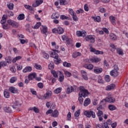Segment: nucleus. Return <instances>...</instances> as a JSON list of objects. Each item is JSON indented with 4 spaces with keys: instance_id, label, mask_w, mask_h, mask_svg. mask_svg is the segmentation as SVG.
Segmentation results:
<instances>
[{
    "instance_id": "nucleus-34",
    "label": "nucleus",
    "mask_w": 128,
    "mask_h": 128,
    "mask_svg": "<svg viewBox=\"0 0 128 128\" xmlns=\"http://www.w3.org/2000/svg\"><path fill=\"white\" fill-rule=\"evenodd\" d=\"M8 66V64L4 62V61H2L0 62V70L2 69V66Z\"/></svg>"
},
{
    "instance_id": "nucleus-31",
    "label": "nucleus",
    "mask_w": 128,
    "mask_h": 128,
    "mask_svg": "<svg viewBox=\"0 0 128 128\" xmlns=\"http://www.w3.org/2000/svg\"><path fill=\"white\" fill-rule=\"evenodd\" d=\"M43 30H42V33L46 36V32H48V27L46 26H42Z\"/></svg>"
},
{
    "instance_id": "nucleus-47",
    "label": "nucleus",
    "mask_w": 128,
    "mask_h": 128,
    "mask_svg": "<svg viewBox=\"0 0 128 128\" xmlns=\"http://www.w3.org/2000/svg\"><path fill=\"white\" fill-rule=\"evenodd\" d=\"M7 6L9 10H14V4L12 3L8 4Z\"/></svg>"
},
{
    "instance_id": "nucleus-39",
    "label": "nucleus",
    "mask_w": 128,
    "mask_h": 128,
    "mask_svg": "<svg viewBox=\"0 0 128 128\" xmlns=\"http://www.w3.org/2000/svg\"><path fill=\"white\" fill-rule=\"evenodd\" d=\"M12 57L8 56L6 58V62L8 64H10L12 62Z\"/></svg>"
},
{
    "instance_id": "nucleus-14",
    "label": "nucleus",
    "mask_w": 128,
    "mask_h": 128,
    "mask_svg": "<svg viewBox=\"0 0 128 128\" xmlns=\"http://www.w3.org/2000/svg\"><path fill=\"white\" fill-rule=\"evenodd\" d=\"M116 88V85L114 84H111L110 85H108L106 88V90H114Z\"/></svg>"
},
{
    "instance_id": "nucleus-62",
    "label": "nucleus",
    "mask_w": 128,
    "mask_h": 128,
    "mask_svg": "<svg viewBox=\"0 0 128 128\" xmlns=\"http://www.w3.org/2000/svg\"><path fill=\"white\" fill-rule=\"evenodd\" d=\"M103 128H110L108 123L104 122L102 126Z\"/></svg>"
},
{
    "instance_id": "nucleus-6",
    "label": "nucleus",
    "mask_w": 128,
    "mask_h": 128,
    "mask_svg": "<svg viewBox=\"0 0 128 128\" xmlns=\"http://www.w3.org/2000/svg\"><path fill=\"white\" fill-rule=\"evenodd\" d=\"M84 115L87 118H90V116H92L93 118H96V113L94 111L86 110L84 112Z\"/></svg>"
},
{
    "instance_id": "nucleus-32",
    "label": "nucleus",
    "mask_w": 128,
    "mask_h": 128,
    "mask_svg": "<svg viewBox=\"0 0 128 128\" xmlns=\"http://www.w3.org/2000/svg\"><path fill=\"white\" fill-rule=\"evenodd\" d=\"M17 80H18V78L16 77V76L12 77L10 79V84H14V82H16Z\"/></svg>"
},
{
    "instance_id": "nucleus-23",
    "label": "nucleus",
    "mask_w": 128,
    "mask_h": 128,
    "mask_svg": "<svg viewBox=\"0 0 128 128\" xmlns=\"http://www.w3.org/2000/svg\"><path fill=\"white\" fill-rule=\"evenodd\" d=\"M60 77H59V81L62 82H64V76L62 73H61L60 72H59Z\"/></svg>"
},
{
    "instance_id": "nucleus-1",
    "label": "nucleus",
    "mask_w": 128,
    "mask_h": 128,
    "mask_svg": "<svg viewBox=\"0 0 128 128\" xmlns=\"http://www.w3.org/2000/svg\"><path fill=\"white\" fill-rule=\"evenodd\" d=\"M53 51L54 52L51 54V56L54 58V62L56 64H58L60 62V58H58V54H60V51L56 50H53Z\"/></svg>"
},
{
    "instance_id": "nucleus-30",
    "label": "nucleus",
    "mask_w": 128,
    "mask_h": 128,
    "mask_svg": "<svg viewBox=\"0 0 128 128\" xmlns=\"http://www.w3.org/2000/svg\"><path fill=\"white\" fill-rule=\"evenodd\" d=\"M17 18L18 20H24V14H22L18 15Z\"/></svg>"
},
{
    "instance_id": "nucleus-26",
    "label": "nucleus",
    "mask_w": 128,
    "mask_h": 128,
    "mask_svg": "<svg viewBox=\"0 0 128 128\" xmlns=\"http://www.w3.org/2000/svg\"><path fill=\"white\" fill-rule=\"evenodd\" d=\"M52 118H58V111L56 110H54V112L52 113Z\"/></svg>"
},
{
    "instance_id": "nucleus-12",
    "label": "nucleus",
    "mask_w": 128,
    "mask_h": 128,
    "mask_svg": "<svg viewBox=\"0 0 128 128\" xmlns=\"http://www.w3.org/2000/svg\"><path fill=\"white\" fill-rule=\"evenodd\" d=\"M94 74H100V72H102V68L98 66L94 67Z\"/></svg>"
},
{
    "instance_id": "nucleus-40",
    "label": "nucleus",
    "mask_w": 128,
    "mask_h": 128,
    "mask_svg": "<svg viewBox=\"0 0 128 128\" xmlns=\"http://www.w3.org/2000/svg\"><path fill=\"white\" fill-rule=\"evenodd\" d=\"M24 7L25 8H26V10H34V9L32 8V7L30 5H24Z\"/></svg>"
},
{
    "instance_id": "nucleus-44",
    "label": "nucleus",
    "mask_w": 128,
    "mask_h": 128,
    "mask_svg": "<svg viewBox=\"0 0 128 128\" xmlns=\"http://www.w3.org/2000/svg\"><path fill=\"white\" fill-rule=\"evenodd\" d=\"M80 110H78L76 111L74 113V117L75 118H78L80 116Z\"/></svg>"
},
{
    "instance_id": "nucleus-18",
    "label": "nucleus",
    "mask_w": 128,
    "mask_h": 128,
    "mask_svg": "<svg viewBox=\"0 0 128 128\" xmlns=\"http://www.w3.org/2000/svg\"><path fill=\"white\" fill-rule=\"evenodd\" d=\"M52 94V91H48L45 94H44V96L46 100V98H48Z\"/></svg>"
},
{
    "instance_id": "nucleus-36",
    "label": "nucleus",
    "mask_w": 128,
    "mask_h": 128,
    "mask_svg": "<svg viewBox=\"0 0 128 128\" xmlns=\"http://www.w3.org/2000/svg\"><path fill=\"white\" fill-rule=\"evenodd\" d=\"M92 18L94 20V22H100V16H97L95 17H92Z\"/></svg>"
},
{
    "instance_id": "nucleus-53",
    "label": "nucleus",
    "mask_w": 128,
    "mask_h": 128,
    "mask_svg": "<svg viewBox=\"0 0 128 128\" xmlns=\"http://www.w3.org/2000/svg\"><path fill=\"white\" fill-rule=\"evenodd\" d=\"M36 4H37V6H40V4H42L44 2V0H37L36 1Z\"/></svg>"
},
{
    "instance_id": "nucleus-19",
    "label": "nucleus",
    "mask_w": 128,
    "mask_h": 128,
    "mask_svg": "<svg viewBox=\"0 0 128 128\" xmlns=\"http://www.w3.org/2000/svg\"><path fill=\"white\" fill-rule=\"evenodd\" d=\"M90 104V98H87L84 102V106H88Z\"/></svg>"
},
{
    "instance_id": "nucleus-16",
    "label": "nucleus",
    "mask_w": 128,
    "mask_h": 128,
    "mask_svg": "<svg viewBox=\"0 0 128 128\" xmlns=\"http://www.w3.org/2000/svg\"><path fill=\"white\" fill-rule=\"evenodd\" d=\"M7 18H8V16L6 15H3L2 17V20L0 21V24H6V22Z\"/></svg>"
},
{
    "instance_id": "nucleus-15",
    "label": "nucleus",
    "mask_w": 128,
    "mask_h": 128,
    "mask_svg": "<svg viewBox=\"0 0 128 128\" xmlns=\"http://www.w3.org/2000/svg\"><path fill=\"white\" fill-rule=\"evenodd\" d=\"M60 6H66L70 2V0H59Z\"/></svg>"
},
{
    "instance_id": "nucleus-49",
    "label": "nucleus",
    "mask_w": 128,
    "mask_h": 128,
    "mask_svg": "<svg viewBox=\"0 0 128 128\" xmlns=\"http://www.w3.org/2000/svg\"><path fill=\"white\" fill-rule=\"evenodd\" d=\"M79 97H78V100L80 102V104H82V102H84V99L82 98V95H78Z\"/></svg>"
},
{
    "instance_id": "nucleus-2",
    "label": "nucleus",
    "mask_w": 128,
    "mask_h": 128,
    "mask_svg": "<svg viewBox=\"0 0 128 128\" xmlns=\"http://www.w3.org/2000/svg\"><path fill=\"white\" fill-rule=\"evenodd\" d=\"M80 91L78 96H82L83 98H86L88 96V90L84 88L82 86L80 87Z\"/></svg>"
},
{
    "instance_id": "nucleus-33",
    "label": "nucleus",
    "mask_w": 128,
    "mask_h": 128,
    "mask_svg": "<svg viewBox=\"0 0 128 128\" xmlns=\"http://www.w3.org/2000/svg\"><path fill=\"white\" fill-rule=\"evenodd\" d=\"M110 38L112 40H116V36L114 34H110Z\"/></svg>"
},
{
    "instance_id": "nucleus-41",
    "label": "nucleus",
    "mask_w": 128,
    "mask_h": 128,
    "mask_svg": "<svg viewBox=\"0 0 128 128\" xmlns=\"http://www.w3.org/2000/svg\"><path fill=\"white\" fill-rule=\"evenodd\" d=\"M58 18H60V14H58V13H55L52 16V18L56 19Z\"/></svg>"
},
{
    "instance_id": "nucleus-64",
    "label": "nucleus",
    "mask_w": 128,
    "mask_h": 128,
    "mask_svg": "<svg viewBox=\"0 0 128 128\" xmlns=\"http://www.w3.org/2000/svg\"><path fill=\"white\" fill-rule=\"evenodd\" d=\"M117 124L116 122H114L113 124H111L112 128H116Z\"/></svg>"
},
{
    "instance_id": "nucleus-60",
    "label": "nucleus",
    "mask_w": 128,
    "mask_h": 128,
    "mask_svg": "<svg viewBox=\"0 0 128 128\" xmlns=\"http://www.w3.org/2000/svg\"><path fill=\"white\" fill-rule=\"evenodd\" d=\"M68 11H69L70 14H71V16H72L76 14L74 12V10L72 8H70Z\"/></svg>"
},
{
    "instance_id": "nucleus-21",
    "label": "nucleus",
    "mask_w": 128,
    "mask_h": 128,
    "mask_svg": "<svg viewBox=\"0 0 128 128\" xmlns=\"http://www.w3.org/2000/svg\"><path fill=\"white\" fill-rule=\"evenodd\" d=\"M84 68H88V70H92L94 68V65L92 64H90L88 65V64H85L84 65Z\"/></svg>"
},
{
    "instance_id": "nucleus-38",
    "label": "nucleus",
    "mask_w": 128,
    "mask_h": 128,
    "mask_svg": "<svg viewBox=\"0 0 128 128\" xmlns=\"http://www.w3.org/2000/svg\"><path fill=\"white\" fill-rule=\"evenodd\" d=\"M108 108L110 110H116V107L114 105L110 104L108 106Z\"/></svg>"
},
{
    "instance_id": "nucleus-10",
    "label": "nucleus",
    "mask_w": 128,
    "mask_h": 128,
    "mask_svg": "<svg viewBox=\"0 0 128 128\" xmlns=\"http://www.w3.org/2000/svg\"><path fill=\"white\" fill-rule=\"evenodd\" d=\"M76 34L77 36H86V32L84 31H77L76 32Z\"/></svg>"
},
{
    "instance_id": "nucleus-56",
    "label": "nucleus",
    "mask_w": 128,
    "mask_h": 128,
    "mask_svg": "<svg viewBox=\"0 0 128 128\" xmlns=\"http://www.w3.org/2000/svg\"><path fill=\"white\" fill-rule=\"evenodd\" d=\"M54 68V63H50V64H49L48 65V68L49 70H52V68Z\"/></svg>"
},
{
    "instance_id": "nucleus-13",
    "label": "nucleus",
    "mask_w": 128,
    "mask_h": 128,
    "mask_svg": "<svg viewBox=\"0 0 128 128\" xmlns=\"http://www.w3.org/2000/svg\"><path fill=\"white\" fill-rule=\"evenodd\" d=\"M36 78V73H32L28 76L29 80H32Z\"/></svg>"
},
{
    "instance_id": "nucleus-24",
    "label": "nucleus",
    "mask_w": 128,
    "mask_h": 128,
    "mask_svg": "<svg viewBox=\"0 0 128 128\" xmlns=\"http://www.w3.org/2000/svg\"><path fill=\"white\" fill-rule=\"evenodd\" d=\"M92 62H98L100 60V58H93L90 60Z\"/></svg>"
},
{
    "instance_id": "nucleus-25",
    "label": "nucleus",
    "mask_w": 128,
    "mask_h": 128,
    "mask_svg": "<svg viewBox=\"0 0 128 128\" xmlns=\"http://www.w3.org/2000/svg\"><path fill=\"white\" fill-rule=\"evenodd\" d=\"M4 110L5 112H12V110L10 107L6 106L4 108Z\"/></svg>"
},
{
    "instance_id": "nucleus-28",
    "label": "nucleus",
    "mask_w": 128,
    "mask_h": 128,
    "mask_svg": "<svg viewBox=\"0 0 128 128\" xmlns=\"http://www.w3.org/2000/svg\"><path fill=\"white\" fill-rule=\"evenodd\" d=\"M4 98H10V92H8V91L5 90L4 92Z\"/></svg>"
},
{
    "instance_id": "nucleus-46",
    "label": "nucleus",
    "mask_w": 128,
    "mask_h": 128,
    "mask_svg": "<svg viewBox=\"0 0 128 128\" xmlns=\"http://www.w3.org/2000/svg\"><path fill=\"white\" fill-rule=\"evenodd\" d=\"M10 28V26L8 24H4L2 25V28L4 30H8Z\"/></svg>"
},
{
    "instance_id": "nucleus-48",
    "label": "nucleus",
    "mask_w": 128,
    "mask_h": 128,
    "mask_svg": "<svg viewBox=\"0 0 128 128\" xmlns=\"http://www.w3.org/2000/svg\"><path fill=\"white\" fill-rule=\"evenodd\" d=\"M104 78L106 82H110V78L109 75H106Z\"/></svg>"
},
{
    "instance_id": "nucleus-5",
    "label": "nucleus",
    "mask_w": 128,
    "mask_h": 128,
    "mask_svg": "<svg viewBox=\"0 0 128 128\" xmlns=\"http://www.w3.org/2000/svg\"><path fill=\"white\" fill-rule=\"evenodd\" d=\"M104 101H105V102H108L109 104H112V103L114 102H116V98L109 96L106 98L104 100H102L100 102V104H102V102H104Z\"/></svg>"
},
{
    "instance_id": "nucleus-29",
    "label": "nucleus",
    "mask_w": 128,
    "mask_h": 128,
    "mask_svg": "<svg viewBox=\"0 0 128 128\" xmlns=\"http://www.w3.org/2000/svg\"><path fill=\"white\" fill-rule=\"evenodd\" d=\"M22 60V56H16L12 60V62H13V64H16V60Z\"/></svg>"
},
{
    "instance_id": "nucleus-58",
    "label": "nucleus",
    "mask_w": 128,
    "mask_h": 128,
    "mask_svg": "<svg viewBox=\"0 0 128 128\" xmlns=\"http://www.w3.org/2000/svg\"><path fill=\"white\" fill-rule=\"evenodd\" d=\"M12 26L13 28H18V24L16 22L14 21Z\"/></svg>"
},
{
    "instance_id": "nucleus-11",
    "label": "nucleus",
    "mask_w": 128,
    "mask_h": 128,
    "mask_svg": "<svg viewBox=\"0 0 128 128\" xmlns=\"http://www.w3.org/2000/svg\"><path fill=\"white\" fill-rule=\"evenodd\" d=\"M22 104H20V102H18V101L16 100L14 102V104L12 106V108H20Z\"/></svg>"
},
{
    "instance_id": "nucleus-22",
    "label": "nucleus",
    "mask_w": 128,
    "mask_h": 128,
    "mask_svg": "<svg viewBox=\"0 0 128 128\" xmlns=\"http://www.w3.org/2000/svg\"><path fill=\"white\" fill-rule=\"evenodd\" d=\"M110 20L112 24L114 26L116 24V18L113 16H110Z\"/></svg>"
},
{
    "instance_id": "nucleus-9",
    "label": "nucleus",
    "mask_w": 128,
    "mask_h": 128,
    "mask_svg": "<svg viewBox=\"0 0 128 128\" xmlns=\"http://www.w3.org/2000/svg\"><path fill=\"white\" fill-rule=\"evenodd\" d=\"M9 90L12 94H18V89L13 86L10 87Z\"/></svg>"
},
{
    "instance_id": "nucleus-17",
    "label": "nucleus",
    "mask_w": 128,
    "mask_h": 128,
    "mask_svg": "<svg viewBox=\"0 0 128 128\" xmlns=\"http://www.w3.org/2000/svg\"><path fill=\"white\" fill-rule=\"evenodd\" d=\"M74 90V87L72 86H71L70 87H68L66 90V94H72V92Z\"/></svg>"
},
{
    "instance_id": "nucleus-35",
    "label": "nucleus",
    "mask_w": 128,
    "mask_h": 128,
    "mask_svg": "<svg viewBox=\"0 0 128 128\" xmlns=\"http://www.w3.org/2000/svg\"><path fill=\"white\" fill-rule=\"evenodd\" d=\"M116 52L117 54H118L120 56H124V52L122 48H118L116 50Z\"/></svg>"
},
{
    "instance_id": "nucleus-57",
    "label": "nucleus",
    "mask_w": 128,
    "mask_h": 128,
    "mask_svg": "<svg viewBox=\"0 0 128 128\" xmlns=\"http://www.w3.org/2000/svg\"><path fill=\"white\" fill-rule=\"evenodd\" d=\"M66 40L68 44H70L72 42V40L70 38H66Z\"/></svg>"
},
{
    "instance_id": "nucleus-3",
    "label": "nucleus",
    "mask_w": 128,
    "mask_h": 128,
    "mask_svg": "<svg viewBox=\"0 0 128 128\" xmlns=\"http://www.w3.org/2000/svg\"><path fill=\"white\" fill-rule=\"evenodd\" d=\"M118 66L117 65L114 66V69L110 72V74L114 78H116L118 76Z\"/></svg>"
},
{
    "instance_id": "nucleus-20",
    "label": "nucleus",
    "mask_w": 128,
    "mask_h": 128,
    "mask_svg": "<svg viewBox=\"0 0 128 128\" xmlns=\"http://www.w3.org/2000/svg\"><path fill=\"white\" fill-rule=\"evenodd\" d=\"M31 70H32V68L31 66H27L24 69L23 72H30Z\"/></svg>"
},
{
    "instance_id": "nucleus-51",
    "label": "nucleus",
    "mask_w": 128,
    "mask_h": 128,
    "mask_svg": "<svg viewBox=\"0 0 128 128\" xmlns=\"http://www.w3.org/2000/svg\"><path fill=\"white\" fill-rule=\"evenodd\" d=\"M6 15L8 16H14V12L10 10L7 11Z\"/></svg>"
},
{
    "instance_id": "nucleus-7",
    "label": "nucleus",
    "mask_w": 128,
    "mask_h": 128,
    "mask_svg": "<svg viewBox=\"0 0 128 128\" xmlns=\"http://www.w3.org/2000/svg\"><path fill=\"white\" fill-rule=\"evenodd\" d=\"M90 50L91 52H94L95 54H104V52L96 50L92 47L90 48Z\"/></svg>"
},
{
    "instance_id": "nucleus-59",
    "label": "nucleus",
    "mask_w": 128,
    "mask_h": 128,
    "mask_svg": "<svg viewBox=\"0 0 128 128\" xmlns=\"http://www.w3.org/2000/svg\"><path fill=\"white\" fill-rule=\"evenodd\" d=\"M38 86L40 88H44V84L42 82H39L38 84Z\"/></svg>"
},
{
    "instance_id": "nucleus-52",
    "label": "nucleus",
    "mask_w": 128,
    "mask_h": 128,
    "mask_svg": "<svg viewBox=\"0 0 128 128\" xmlns=\"http://www.w3.org/2000/svg\"><path fill=\"white\" fill-rule=\"evenodd\" d=\"M72 16L73 20H74V22H78V16H76V14L72 15Z\"/></svg>"
},
{
    "instance_id": "nucleus-37",
    "label": "nucleus",
    "mask_w": 128,
    "mask_h": 128,
    "mask_svg": "<svg viewBox=\"0 0 128 128\" xmlns=\"http://www.w3.org/2000/svg\"><path fill=\"white\" fill-rule=\"evenodd\" d=\"M63 66L66 68H70V66H72V64H70V63H68V62H63Z\"/></svg>"
},
{
    "instance_id": "nucleus-50",
    "label": "nucleus",
    "mask_w": 128,
    "mask_h": 128,
    "mask_svg": "<svg viewBox=\"0 0 128 128\" xmlns=\"http://www.w3.org/2000/svg\"><path fill=\"white\" fill-rule=\"evenodd\" d=\"M42 26V23L40 22H37L36 24L34 26V28L36 30H38L40 26Z\"/></svg>"
},
{
    "instance_id": "nucleus-8",
    "label": "nucleus",
    "mask_w": 128,
    "mask_h": 128,
    "mask_svg": "<svg viewBox=\"0 0 128 128\" xmlns=\"http://www.w3.org/2000/svg\"><path fill=\"white\" fill-rule=\"evenodd\" d=\"M86 40L87 42H90L91 44H94V42L96 41L94 40V38L92 36H88L86 38Z\"/></svg>"
},
{
    "instance_id": "nucleus-45",
    "label": "nucleus",
    "mask_w": 128,
    "mask_h": 128,
    "mask_svg": "<svg viewBox=\"0 0 128 128\" xmlns=\"http://www.w3.org/2000/svg\"><path fill=\"white\" fill-rule=\"evenodd\" d=\"M80 54H81L80 52H75L74 53L73 58H78V56H80Z\"/></svg>"
},
{
    "instance_id": "nucleus-55",
    "label": "nucleus",
    "mask_w": 128,
    "mask_h": 128,
    "mask_svg": "<svg viewBox=\"0 0 128 128\" xmlns=\"http://www.w3.org/2000/svg\"><path fill=\"white\" fill-rule=\"evenodd\" d=\"M14 21L12 20H7L8 24L9 26H12V24L14 23Z\"/></svg>"
},
{
    "instance_id": "nucleus-27",
    "label": "nucleus",
    "mask_w": 128,
    "mask_h": 128,
    "mask_svg": "<svg viewBox=\"0 0 128 128\" xmlns=\"http://www.w3.org/2000/svg\"><path fill=\"white\" fill-rule=\"evenodd\" d=\"M64 28L62 27H58V34H64Z\"/></svg>"
},
{
    "instance_id": "nucleus-61",
    "label": "nucleus",
    "mask_w": 128,
    "mask_h": 128,
    "mask_svg": "<svg viewBox=\"0 0 128 128\" xmlns=\"http://www.w3.org/2000/svg\"><path fill=\"white\" fill-rule=\"evenodd\" d=\"M60 18L61 20H68V17L64 15H62L60 17Z\"/></svg>"
},
{
    "instance_id": "nucleus-54",
    "label": "nucleus",
    "mask_w": 128,
    "mask_h": 128,
    "mask_svg": "<svg viewBox=\"0 0 128 128\" xmlns=\"http://www.w3.org/2000/svg\"><path fill=\"white\" fill-rule=\"evenodd\" d=\"M67 118L68 120H72V113H70V112H68L67 115Z\"/></svg>"
},
{
    "instance_id": "nucleus-4",
    "label": "nucleus",
    "mask_w": 128,
    "mask_h": 128,
    "mask_svg": "<svg viewBox=\"0 0 128 128\" xmlns=\"http://www.w3.org/2000/svg\"><path fill=\"white\" fill-rule=\"evenodd\" d=\"M100 108H102V104H100L99 106V107L97 108V110H98L97 112V116L98 117L100 122H102V116L104 114V112H102V111L100 110Z\"/></svg>"
},
{
    "instance_id": "nucleus-43",
    "label": "nucleus",
    "mask_w": 128,
    "mask_h": 128,
    "mask_svg": "<svg viewBox=\"0 0 128 128\" xmlns=\"http://www.w3.org/2000/svg\"><path fill=\"white\" fill-rule=\"evenodd\" d=\"M34 68H35L36 70H42V66L38 64H35Z\"/></svg>"
},
{
    "instance_id": "nucleus-42",
    "label": "nucleus",
    "mask_w": 128,
    "mask_h": 128,
    "mask_svg": "<svg viewBox=\"0 0 128 128\" xmlns=\"http://www.w3.org/2000/svg\"><path fill=\"white\" fill-rule=\"evenodd\" d=\"M61 92L62 88H58L54 90V94H60V92Z\"/></svg>"
},
{
    "instance_id": "nucleus-63",
    "label": "nucleus",
    "mask_w": 128,
    "mask_h": 128,
    "mask_svg": "<svg viewBox=\"0 0 128 128\" xmlns=\"http://www.w3.org/2000/svg\"><path fill=\"white\" fill-rule=\"evenodd\" d=\"M33 110L36 112V114H38V108L34 106Z\"/></svg>"
}]
</instances>
